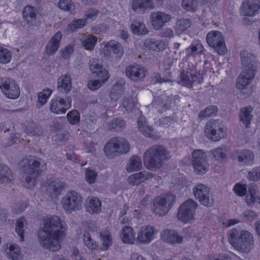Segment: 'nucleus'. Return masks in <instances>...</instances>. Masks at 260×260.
Segmentation results:
<instances>
[{
    "mask_svg": "<svg viewBox=\"0 0 260 260\" xmlns=\"http://www.w3.org/2000/svg\"><path fill=\"white\" fill-rule=\"evenodd\" d=\"M97 177L96 172L92 169L87 168L85 169V179L89 184H93L95 182Z\"/></svg>",
    "mask_w": 260,
    "mask_h": 260,
    "instance_id": "obj_55",
    "label": "nucleus"
},
{
    "mask_svg": "<svg viewBox=\"0 0 260 260\" xmlns=\"http://www.w3.org/2000/svg\"><path fill=\"white\" fill-rule=\"evenodd\" d=\"M234 156L242 165H251L254 161V155L249 150L245 149L240 151L237 150Z\"/></svg>",
    "mask_w": 260,
    "mask_h": 260,
    "instance_id": "obj_27",
    "label": "nucleus"
},
{
    "mask_svg": "<svg viewBox=\"0 0 260 260\" xmlns=\"http://www.w3.org/2000/svg\"><path fill=\"white\" fill-rule=\"evenodd\" d=\"M137 104L136 98L129 96L123 100L122 106L127 112L132 111Z\"/></svg>",
    "mask_w": 260,
    "mask_h": 260,
    "instance_id": "obj_47",
    "label": "nucleus"
},
{
    "mask_svg": "<svg viewBox=\"0 0 260 260\" xmlns=\"http://www.w3.org/2000/svg\"><path fill=\"white\" fill-rule=\"evenodd\" d=\"M131 27L133 34L137 35H144L148 33L145 24L138 20H135L131 24Z\"/></svg>",
    "mask_w": 260,
    "mask_h": 260,
    "instance_id": "obj_38",
    "label": "nucleus"
},
{
    "mask_svg": "<svg viewBox=\"0 0 260 260\" xmlns=\"http://www.w3.org/2000/svg\"><path fill=\"white\" fill-rule=\"evenodd\" d=\"M217 112V108L215 106H209L204 110L201 111L199 115L200 120H203L207 117L215 115Z\"/></svg>",
    "mask_w": 260,
    "mask_h": 260,
    "instance_id": "obj_49",
    "label": "nucleus"
},
{
    "mask_svg": "<svg viewBox=\"0 0 260 260\" xmlns=\"http://www.w3.org/2000/svg\"><path fill=\"white\" fill-rule=\"evenodd\" d=\"M86 20L79 19L73 20L68 26V29L71 32L76 31L78 28H82L85 25Z\"/></svg>",
    "mask_w": 260,
    "mask_h": 260,
    "instance_id": "obj_50",
    "label": "nucleus"
},
{
    "mask_svg": "<svg viewBox=\"0 0 260 260\" xmlns=\"http://www.w3.org/2000/svg\"><path fill=\"white\" fill-rule=\"evenodd\" d=\"M142 167L141 157L134 155L131 157L126 166V170L128 172L137 171Z\"/></svg>",
    "mask_w": 260,
    "mask_h": 260,
    "instance_id": "obj_37",
    "label": "nucleus"
},
{
    "mask_svg": "<svg viewBox=\"0 0 260 260\" xmlns=\"http://www.w3.org/2000/svg\"><path fill=\"white\" fill-rule=\"evenodd\" d=\"M86 209L90 213H99L101 211L100 200L95 197L88 198L86 201Z\"/></svg>",
    "mask_w": 260,
    "mask_h": 260,
    "instance_id": "obj_32",
    "label": "nucleus"
},
{
    "mask_svg": "<svg viewBox=\"0 0 260 260\" xmlns=\"http://www.w3.org/2000/svg\"><path fill=\"white\" fill-rule=\"evenodd\" d=\"M22 15L24 21L29 26H36L39 22L37 20L36 9L32 6H25L22 11Z\"/></svg>",
    "mask_w": 260,
    "mask_h": 260,
    "instance_id": "obj_25",
    "label": "nucleus"
},
{
    "mask_svg": "<svg viewBox=\"0 0 260 260\" xmlns=\"http://www.w3.org/2000/svg\"><path fill=\"white\" fill-rule=\"evenodd\" d=\"M22 163L23 171L26 174L25 186L32 188L36 184V178L47 169L46 165L32 157L23 159Z\"/></svg>",
    "mask_w": 260,
    "mask_h": 260,
    "instance_id": "obj_4",
    "label": "nucleus"
},
{
    "mask_svg": "<svg viewBox=\"0 0 260 260\" xmlns=\"http://www.w3.org/2000/svg\"><path fill=\"white\" fill-rule=\"evenodd\" d=\"M172 102V98L166 95H162L155 99L152 103V105L158 112L162 113L171 108Z\"/></svg>",
    "mask_w": 260,
    "mask_h": 260,
    "instance_id": "obj_24",
    "label": "nucleus"
},
{
    "mask_svg": "<svg viewBox=\"0 0 260 260\" xmlns=\"http://www.w3.org/2000/svg\"><path fill=\"white\" fill-rule=\"evenodd\" d=\"M226 152V147L225 146H221L211 151L214 158L216 160L220 161L225 157Z\"/></svg>",
    "mask_w": 260,
    "mask_h": 260,
    "instance_id": "obj_42",
    "label": "nucleus"
},
{
    "mask_svg": "<svg viewBox=\"0 0 260 260\" xmlns=\"http://www.w3.org/2000/svg\"><path fill=\"white\" fill-rule=\"evenodd\" d=\"M101 237L103 239V247L102 249L104 250H106L108 249V247L111 246L112 243V238L110 235L109 234H103L101 233L100 234Z\"/></svg>",
    "mask_w": 260,
    "mask_h": 260,
    "instance_id": "obj_61",
    "label": "nucleus"
},
{
    "mask_svg": "<svg viewBox=\"0 0 260 260\" xmlns=\"http://www.w3.org/2000/svg\"><path fill=\"white\" fill-rule=\"evenodd\" d=\"M253 109L250 107H246L241 109L239 117L240 121L245 125L247 128L249 127L251 121L252 119Z\"/></svg>",
    "mask_w": 260,
    "mask_h": 260,
    "instance_id": "obj_35",
    "label": "nucleus"
},
{
    "mask_svg": "<svg viewBox=\"0 0 260 260\" xmlns=\"http://www.w3.org/2000/svg\"><path fill=\"white\" fill-rule=\"evenodd\" d=\"M89 68L93 73L99 72L100 70H102L103 66L100 63V61L97 58H92L89 61Z\"/></svg>",
    "mask_w": 260,
    "mask_h": 260,
    "instance_id": "obj_60",
    "label": "nucleus"
},
{
    "mask_svg": "<svg viewBox=\"0 0 260 260\" xmlns=\"http://www.w3.org/2000/svg\"><path fill=\"white\" fill-rule=\"evenodd\" d=\"M8 258L12 260H21L20 250L17 245H11L7 250Z\"/></svg>",
    "mask_w": 260,
    "mask_h": 260,
    "instance_id": "obj_41",
    "label": "nucleus"
},
{
    "mask_svg": "<svg viewBox=\"0 0 260 260\" xmlns=\"http://www.w3.org/2000/svg\"><path fill=\"white\" fill-rule=\"evenodd\" d=\"M235 193L240 197H243L246 194L247 188L245 185L236 184L234 188Z\"/></svg>",
    "mask_w": 260,
    "mask_h": 260,
    "instance_id": "obj_62",
    "label": "nucleus"
},
{
    "mask_svg": "<svg viewBox=\"0 0 260 260\" xmlns=\"http://www.w3.org/2000/svg\"><path fill=\"white\" fill-rule=\"evenodd\" d=\"M176 201L175 196L171 193L157 197L153 201V212L159 216H164L173 207Z\"/></svg>",
    "mask_w": 260,
    "mask_h": 260,
    "instance_id": "obj_7",
    "label": "nucleus"
},
{
    "mask_svg": "<svg viewBox=\"0 0 260 260\" xmlns=\"http://www.w3.org/2000/svg\"><path fill=\"white\" fill-rule=\"evenodd\" d=\"M207 137L214 142L224 138L226 135V129L223 122L218 119L209 120L204 129Z\"/></svg>",
    "mask_w": 260,
    "mask_h": 260,
    "instance_id": "obj_6",
    "label": "nucleus"
},
{
    "mask_svg": "<svg viewBox=\"0 0 260 260\" xmlns=\"http://www.w3.org/2000/svg\"><path fill=\"white\" fill-rule=\"evenodd\" d=\"M198 204L192 199H188L181 205L178 210L177 217L184 222H189L194 219Z\"/></svg>",
    "mask_w": 260,
    "mask_h": 260,
    "instance_id": "obj_12",
    "label": "nucleus"
},
{
    "mask_svg": "<svg viewBox=\"0 0 260 260\" xmlns=\"http://www.w3.org/2000/svg\"><path fill=\"white\" fill-rule=\"evenodd\" d=\"M191 163L193 167L194 172L198 175L205 174L208 170L209 164L207 155L201 149H197L192 153Z\"/></svg>",
    "mask_w": 260,
    "mask_h": 260,
    "instance_id": "obj_10",
    "label": "nucleus"
},
{
    "mask_svg": "<svg viewBox=\"0 0 260 260\" xmlns=\"http://www.w3.org/2000/svg\"><path fill=\"white\" fill-rule=\"evenodd\" d=\"M65 230L58 216H52L45 218L38 231L40 244L51 251L59 250V243L64 235Z\"/></svg>",
    "mask_w": 260,
    "mask_h": 260,
    "instance_id": "obj_1",
    "label": "nucleus"
},
{
    "mask_svg": "<svg viewBox=\"0 0 260 260\" xmlns=\"http://www.w3.org/2000/svg\"><path fill=\"white\" fill-rule=\"evenodd\" d=\"M138 127L140 132L146 137L152 139L155 138L153 128L149 126L144 118L140 117L138 121Z\"/></svg>",
    "mask_w": 260,
    "mask_h": 260,
    "instance_id": "obj_34",
    "label": "nucleus"
},
{
    "mask_svg": "<svg viewBox=\"0 0 260 260\" xmlns=\"http://www.w3.org/2000/svg\"><path fill=\"white\" fill-rule=\"evenodd\" d=\"M242 63L245 69L256 70V57L247 50H243L240 53Z\"/></svg>",
    "mask_w": 260,
    "mask_h": 260,
    "instance_id": "obj_22",
    "label": "nucleus"
},
{
    "mask_svg": "<svg viewBox=\"0 0 260 260\" xmlns=\"http://www.w3.org/2000/svg\"><path fill=\"white\" fill-rule=\"evenodd\" d=\"M71 78L69 75H64L58 78L57 89L62 93H68L71 89Z\"/></svg>",
    "mask_w": 260,
    "mask_h": 260,
    "instance_id": "obj_31",
    "label": "nucleus"
},
{
    "mask_svg": "<svg viewBox=\"0 0 260 260\" xmlns=\"http://www.w3.org/2000/svg\"><path fill=\"white\" fill-rule=\"evenodd\" d=\"M171 18V15L163 12H152L150 15L151 25L156 30H160Z\"/></svg>",
    "mask_w": 260,
    "mask_h": 260,
    "instance_id": "obj_16",
    "label": "nucleus"
},
{
    "mask_svg": "<svg viewBox=\"0 0 260 260\" xmlns=\"http://www.w3.org/2000/svg\"><path fill=\"white\" fill-rule=\"evenodd\" d=\"M135 232L130 226H124L121 232L120 237L123 243L133 244L135 241Z\"/></svg>",
    "mask_w": 260,
    "mask_h": 260,
    "instance_id": "obj_33",
    "label": "nucleus"
},
{
    "mask_svg": "<svg viewBox=\"0 0 260 260\" xmlns=\"http://www.w3.org/2000/svg\"><path fill=\"white\" fill-rule=\"evenodd\" d=\"M125 127V121L121 118H116L109 123L108 129L110 131H120Z\"/></svg>",
    "mask_w": 260,
    "mask_h": 260,
    "instance_id": "obj_40",
    "label": "nucleus"
},
{
    "mask_svg": "<svg viewBox=\"0 0 260 260\" xmlns=\"http://www.w3.org/2000/svg\"><path fill=\"white\" fill-rule=\"evenodd\" d=\"M249 195L246 196V202L249 205L255 203H260V199L255 194V190L253 188H249Z\"/></svg>",
    "mask_w": 260,
    "mask_h": 260,
    "instance_id": "obj_56",
    "label": "nucleus"
},
{
    "mask_svg": "<svg viewBox=\"0 0 260 260\" xmlns=\"http://www.w3.org/2000/svg\"><path fill=\"white\" fill-rule=\"evenodd\" d=\"M247 177L251 181H256L260 179V167L253 169L248 172Z\"/></svg>",
    "mask_w": 260,
    "mask_h": 260,
    "instance_id": "obj_59",
    "label": "nucleus"
},
{
    "mask_svg": "<svg viewBox=\"0 0 260 260\" xmlns=\"http://www.w3.org/2000/svg\"><path fill=\"white\" fill-rule=\"evenodd\" d=\"M171 157L170 152L162 145H154L147 150L143 155V161L149 170L155 171Z\"/></svg>",
    "mask_w": 260,
    "mask_h": 260,
    "instance_id": "obj_2",
    "label": "nucleus"
},
{
    "mask_svg": "<svg viewBox=\"0 0 260 260\" xmlns=\"http://www.w3.org/2000/svg\"><path fill=\"white\" fill-rule=\"evenodd\" d=\"M97 42V38L93 35L84 36L82 37L81 45L86 50H93Z\"/></svg>",
    "mask_w": 260,
    "mask_h": 260,
    "instance_id": "obj_39",
    "label": "nucleus"
},
{
    "mask_svg": "<svg viewBox=\"0 0 260 260\" xmlns=\"http://www.w3.org/2000/svg\"><path fill=\"white\" fill-rule=\"evenodd\" d=\"M182 5L187 11H194L198 6V0H182Z\"/></svg>",
    "mask_w": 260,
    "mask_h": 260,
    "instance_id": "obj_58",
    "label": "nucleus"
},
{
    "mask_svg": "<svg viewBox=\"0 0 260 260\" xmlns=\"http://www.w3.org/2000/svg\"><path fill=\"white\" fill-rule=\"evenodd\" d=\"M61 202L63 209L71 213L81 209L83 199L79 193L70 191L62 198Z\"/></svg>",
    "mask_w": 260,
    "mask_h": 260,
    "instance_id": "obj_8",
    "label": "nucleus"
},
{
    "mask_svg": "<svg viewBox=\"0 0 260 260\" xmlns=\"http://www.w3.org/2000/svg\"><path fill=\"white\" fill-rule=\"evenodd\" d=\"M131 5L134 11L140 10L143 12L153 9L155 7L154 3L152 0H133Z\"/></svg>",
    "mask_w": 260,
    "mask_h": 260,
    "instance_id": "obj_29",
    "label": "nucleus"
},
{
    "mask_svg": "<svg viewBox=\"0 0 260 260\" xmlns=\"http://www.w3.org/2000/svg\"><path fill=\"white\" fill-rule=\"evenodd\" d=\"M106 155L111 158L119 154H125L129 150V144L124 138L114 137L105 144L104 148Z\"/></svg>",
    "mask_w": 260,
    "mask_h": 260,
    "instance_id": "obj_5",
    "label": "nucleus"
},
{
    "mask_svg": "<svg viewBox=\"0 0 260 260\" xmlns=\"http://www.w3.org/2000/svg\"><path fill=\"white\" fill-rule=\"evenodd\" d=\"M58 7L62 10L68 11L73 13L75 9L74 5L71 0H60L58 3Z\"/></svg>",
    "mask_w": 260,
    "mask_h": 260,
    "instance_id": "obj_54",
    "label": "nucleus"
},
{
    "mask_svg": "<svg viewBox=\"0 0 260 260\" xmlns=\"http://www.w3.org/2000/svg\"><path fill=\"white\" fill-rule=\"evenodd\" d=\"M161 237L163 241L171 244H180L183 242V237L174 230H164L161 234Z\"/></svg>",
    "mask_w": 260,
    "mask_h": 260,
    "instance_id": "obj_23",
    "label": "nucleus"
},
{
    "mask_svg": "<svg viewBox=\"0 0 260 260\" xmlns=\"http://www.w3.org/2000/svg\"><path fill=\"white\" fill-rule=\"evenodd\" d=\"M204 48L202 44L200 43L192 44L191 45L186 49V53L187 55H193L194 54H198L201 53L203 50Z\"/></svg>",
    "mask_w": 260,
    "mask_h": 260,
    "instance_id": "obj_51",
    "label": "nucleus"
},
{
    "mask_svg": "<svg viewBox=\"0 0 260 260\" xmlns=\"http://www.w3.org/2000/svg\"><path fill=\"white\" fill-rule=\"evenodd\" d=\"M228 239L231 245L240 252L248 253L254 244L252 234L248 231L233 229L230 231Z\"/></svg>",
    "mask_w": 260,
    "mask_h": 260,
    "instance_id": "obj_3",
    "label": "nucleus"
},
{
    "mask_svg": "<svg viewBox=\"0 0 260 260\" xmlns=\"http://www.w3.org/2000/svg\"><path fill=\"white\" fill-rule=\"evenodd\" d=\"M71 101L69 96L65 99L59 96L54 98L50 103V110L56 114H64L71 108Z\"/></svg>",
    "mask_w": 260,
    "mask_h": 260,
    "instance_id": "obj_15",
    "label": "nucleus"
},
{
    "mask_svg": "<svg viewBox=\"0 0 260 260\" xmlns=\"http://www.w3.org/2000/svg\"><path fill=\"white\" fill-rule=\"evenodd\" d=\"M180 78L182 84L187 87H191L193 83H200L202 82L196 67L191 63L182 69Z\"/></svg>",
    "mask_w": 260,
    "mask_h": 260,
    "instance_id": "obj_11",
    "label": "nucleus"
},
{
    "mask_svg": "<svg viewBox=\"0 0 260 260\" xmlns=\"http://www.w3.org/2000/svg\"><path fill=\"white\" fill-rule=\"evenodd\" d=\"M27 224V222L23 218L18 219L16 223L15 231L20 238L21 241H24L23 232L24 228Z\"/></svg>",
    "mask_w": 260,
    "mask_h": 260,
    "instance_id": "obj_46",
    "label": "nucleus"
},
{
    "mask_svg": "<svg viewBox=\"0 0 260 260\" xmlns=\"http://www.w3.org/2000/svg\"><path fill=\"white\" fill-rule=\"evenodd\" d=\"M62 36L61 32L58 31L52 37L46 47L45 52L47 55H52L57 51Z\"/></svg>",
    "mask_w": 260,
    "mask_h": 260,
    "instance_id": "obj_26",
    "label": "nucleus"
},
{
    "mask_svg": "<svg viewBox=\"0 0 260 260\" xmlns=\"http://www.w3.org/2000/svg\"><path fill=\"white\" fill-rule=\"evenodd\" d=\"M191 26V21L189 19H180L176 22L175 30L179 33L185 31Z\"/></svg>",
    "mask_w": 260,
    "mask_h": 260,
    "instance_id": "obj_45",
    "label": "nucleus"
},
{
    "mask_svg": "<svg viewBox=\"0 0 260 260\" xmlns=\"http://www.w3.org/2000/svg\"><path fill=\"white\" fill-rule=\"evenodd\" d=\"M52 90L49 88L43 89L41 92L38 93V102L41 105H44L46 103L47 99L50 96Z\"/></svg>",
    "mask_w": 260,
    "mask_h": 260,
    "instance_id": "obj_53",
    "label": "nucleus"
},
{
    "mask_svg": "<svg viewBox=\"0 0 260 260\" xmlns=\"http://www.w3.org/2000/svg\"><path fill=\"white\" fill-rule=\"evenodd\" d=\"M67 118L71 124H76L80 120L79 113L77 110H73L68 114Z\"/></svg>",
    "mask_w": 260,
    "mask_h": 260,
    "instance_id": "obj_57",
    "label": "nucleus"
},
{
    "mask_svg": "<svg viewBox=\"0 0 260 260\" xmlns=\"http://www.w3.org/2000/svg\"><path fill=\"white\" fill-rule=\"evenodd\" d=\"M125 72L126 76L132 80L138 81L145 77L146 70L138 64H135L127 67Z\"/></svg>",
    "mask_w": 260,
    "mask_h": 260,
    "instance_id": "obj_19",
    "label": "nucleus"
},
{
    "mask_svg": "<svg viewBox=\"0 0 260 260\" xmlns=\"http://www.w3.org/2000/svg\"><path fill=\"white\" fill-rule=\"evenodd\" d=\"M260 10V0H248L243 3L241 11L242 15L253 16L257 14Z\"/></svg>",
    "mask_w": 260,
    "mask_h": 260,
    "instance_id": "obj_21",
    "label": "nucleus"
},
{
    "mask_svg": "<svg viewBox=\"0 0 260 260\" xmlns=\"http://www.w3.org/2000/svg\"><path fill=\"white\" fill-rule=\"evenodd\" d=\"M14 180L12 171L6 165H0V183L8 184Z\"/></svg>",
    "mask_w": 260,
    "mask_h": 260,
    "instance_id": "obj_36",
    "label": "nucleus"
},
{
    "mask_svg": "<svg viewBox=\"0 0 260 260\" xmlns=\"http://www.w3.org/2000/svg\"><path fill=\"white\" fill-rule=\"evenodd\" d=\"M25 132L28 134L40 136L43 134L42 127L35 123H30L26 127Z\"/></svg>",
    "mask_w": 260,
    "mask_h": 260,
    "instance_id": "obj_48",
    "label": "nucleus"
},
{
    "mask_svg": "<svg viewBox=\"0 0 260 260\" xmlns=\"http://www.w3.org/2000/svg\"><path fill=\"white\" fill-rule=\"evenodd\" d=\"M206 41L208 44L214 48L218 54L223 55L227 51L224 38L220 31L213 30L208 32Z\"/></svg>",
    "mask_w": 260,
    "mask_h": 260,
    "instance_id": "obj_13",
    "label": "nucleus"
},
{
    "mask_svg": "<svg viewBox=\"0 0 260 260\" xmlns=\"http://www.w3.org/2000/svg\"><path fill=\"white\" fill-rule=\"evenodd\" d=\"M82 240L84 245L89 249L94 250L98 247V244L92 239L90 234L87 232H84Z\"/></svg>",
    "mask_w": 260,
    "mask_h": 260,
    "instance_id": "obj_44",
    "label": "nucleus"
},
{
    "mask_svg": "<svg viewBox=\"0 0 260 260\" xmlns=\"http://www.w3.org/2000/svg\"><path fill=\"white\" fill-rule=\"evenodd\" d=\"M125 81L120 78L113 85L110 97L111 100L117 101L123 94L124 91Z\"/></svg>",
    "mask_w": 260,
    "mask_h": 260,
    "instance_id": "obj_28",
    "label": "nucleus"
},
{
    "mask_svg": "<svg viewBox=\"0 0 260 260\" xmlns=\"http://www.w3.org/2000/svg\"><path fill=\"white\" fill-rule=\"evenodd\" d=\"M111 51L118 56H122L123 53V47L121 44L114 41L108 42L103 49L105 56H109Z\"/></svg>",
    "mask_w": 260,
    "mask_h": 260,
    "instance_id": "obj_30",
    "label": "nucleus"
},
{
    "mask_svg": "<svg viewBox=\"0 0 260 260\" xmlns=\"http://www.w3.org/2000/svg\"><path fill=\"white\" fill-rule=\"evenodd\" d=\"M73 51L74 48L73 46L68 45L61 50V57L63 59H67L70 57Z\"/></svg>",
    "mask_w": 260,
    "mask_h": 260,
    "instance_id": "obj_63",
    "label": "nucleus"
},
{
    "mask_svg": "<svg viewBox=\"0 0 260 260\" xmlns=\"http://www.w3.org/2000/svg\"><path fill=\"white\" fill-rule=\"evenodd\" d=\"M0 88L5 95L10 99H17L20 95V89L15 81L11 78L0 79Z\"/></svg>",
    "mask_w": 260,
    "mask_h": 260,
    "instance_id": "obj_14",
    "label": "nucleus"
},
{
    "mask_svg": "<svg viewBox=\"0 0 260 260\" xmlns=\"http://www.w3.org/2000/svg\"><path fill=\"white\" fill-rule=\"evenodd\" d=\"M256 70L255 69H244L237 79V87L240 89H244L253 80Z\"/></svg>",
    "mask_w": 260,
    "mask_h": 260,
    "instance_id": "obj_17",
    "label": "nucleus"
},
{
    "mask_svg": "<svg viewBox=\"0 0 260 260\" xmlns=\"http://www.w3.org/2000/svg\"><path fill=\"white\" fill-rule=\"evenodd\" d=\"M193 192L195 199L203 206L210 207L213 205L214 200L207 186L198 183L193 188Z\"/></svg>",
    "mask_w": 260,
    "mask_h": 260,
    "instance_id": "obj_9",
    "label": "nucleus"
},
{
    "mask_svg": "<svg viewBox=\"0 0 260 260\" xmlns=\"http://www.w3.org/2000/svg\"><path fill=\"white\" fill-rule=\"evenodd\" d=\"M144 45L146 48L149 49L160 51L164 48V44L160 41L147 39L144 41Z\"/></svg>",
    "mask_w": 260,
    "mask_h": 260,
    "instance_id": "obj_43",
    "label": "nucleus"
},
{
    "mask_svg": "<svg viewBox=\"0 0 260 260\" xmlns=\"http://www.w3.org/2000/svg\"><path fill=\"white\" fill-rule=\"evenodd\" d=\"M157 232L153 226H142L138 234L137 240L141 243H149L152 240Z\"/></svg>",
    "mask_w": 260,
    "mask_h": 260,
    "instance_id": "obj_20",
    "label": "nucleus"
},
{
    "mask_svg": "<svg viewBox=\"0 0 260 260\" xmlns=\"http://www.w3.org/2000/svg\"><path fill=\"white\" fill-rule=\"evenodd\" d=\"M11 53L6 48L0 46V62L7 63L11 59Z\"/></svg>",
    "mask_w": 260,
    "mask_h": 260,
    "instance_id": "obj_52",
    "label": "nucleus"
},
{
    "mask_svg": "<svg viewBox=\"0 0 260 260\" xmlns=\"http://www.w3.org/2000/svg\"><path fill=\"white\" fill-rule=\"evenodd\" d=\"M66 184L59 179L50 181L46 185V193L51 199L56 198L65 188Z\"/></svg>",
    "mask_w": 260,
    "mask_h": 260,
    "instance_id": "obj_18",
    "label": "nucleus"
},
{
    "mask_svg": "<svg viewBox=\"0 0 260 260\" xmlns=\"http://www.w3.org/2000/svg\"><path fill=\"white\" fill-rule=\"evenodd\" d=\"M95 74L99 78H101L100 80L101 81L102 83L105 82L110 77L107 70L103 68L102 70H100L99 72H96Z\"/></svg>",
    "mask_w": 260,
    "mask_h": 260,
    "instance_id": "obj_64",
    "label": "nucleus"
}]
</instances>
